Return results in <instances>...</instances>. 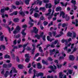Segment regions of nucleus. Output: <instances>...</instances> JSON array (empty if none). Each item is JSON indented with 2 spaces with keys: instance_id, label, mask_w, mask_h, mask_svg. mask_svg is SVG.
I'll list each match as a JSON object with an SVG mask.
<instances>
[{
  "instance_id": "nucleus-1",
  "label": "nucleus",
  "mask_w": 78,
  "mask_h": 78,
  "mask_svg": "<svg viewBox=\"0 0 78 78\" xmlns=\"http://www.w3.org/2000/svg\"><path fill=\"white\" fill-rule=\"evenodd\" d=\"M48 11L49 12L48 13L45 14V16H49V17H48V19H49V20H50V19H51V18H52V16L53 15V13H54V12H55V11H54V10H52V13L51 15H50V14H51L50 13L51 12V9H49Z\"/></svg>"
},
{
  "instance_id": "nucleus-2",
  "label": "nucleus",
  "mask_w": 78,
  "mask_h": 78,
  "mask_svg": "<svg viewBox=\"0 0 78 78\" xmlns=\"http://www.w3.org/2000/svg\"><path fill=\"white\" fill-rule=\"evenodd\" d=\"M44 35V32H42L41 33L40 35H35V37H37V39H40L41 37H43L42 39L43 41H45V36Z\"/></svg>"
},
{
  "instance_id": "nucleus-3",
  "label": "nucleus",
  "mask_w": 78,
  "mask_h": 78,
  "mask_svg": "<svg viewBox=\"0 0 78 78\" xmlns=\"http://www.w3.org/2000/svg\"><path fill=\"white\" fill-rule=\"evenodd\" d=\"M32 7L33 6H32L30 7L31 9L30 10V14L32 15V13H33V11H35V12H39V11L37 10V9H38V8L37 7H36L35 9L33 8H32Z\"/></svg>"
},
{
  "instance_id": "nucleus-4",
  "label": "nucleus",
  "mask_w": 78,
  "mask_h": 78,
  "mask_svg": "<svg viewBox=\"0 0 78 78\" xmlns=\"http://www.w3.org/2000/svg\"><path fill=\"white\" fill-rule=\"evenodd\" d=\"M12 72H14V73H17V71L16 69V68L12 67V70L10 71V77H11L12 76Z\"/></svg>"
},
{
  "instance_id": "nucleus-5",
  "label": "nucleus",
  "mask_w": 78,
  "mask_h": 78,
  "mask_svg": "<svg viewBox=\"0 0 78 78\" xmlns=\"http://www.w3.org/2000/svg\"><path fill=\"white\" fill-rule=\"evenodd\" d=\"M21 29V28L19 27V26H17L16 28V30L13 31V34H17V33H18V32Z\"/></svg>"
},
{
  "instance_id": "nucleus-6",
  "label": "nucleus",
  "mask_w": 78,
  "mask_h": 78,
  "mask_svg": "<svg viewBox=\"0 0 78 78\" xmlns=\"http://www.w3.org/2000/svg\"><path fill=\"white\" fill-rule=\"evenodd\" d=\"M49 68H50L51 69V71H49L48 72L49 73H51L52 72H53L54 73H56V71H55V69H54V68H53V66H49Z\"/></svg>"
},
{
  "instance_id": "nucleus-7",
  "label": "nucleus",
  "mask_w": 78,
  "mask_h": 78,
  "mask_svg": "<svg viewBox=\"0 0 78 78\" xmlns=\"http://www.w3.org/2000/svg\"><path fill=\"white\" fill-rule=\"evenodd\" d=\"M52 6H53V5H51V4L50 3L48 4H46L45 5V7H46V8H51Z\"/></svg>"
},
{
  "instance_id": "nucleus-8",
  "label": "nucleus",
  "mask_w": 78,
  "mask_h": 78,
  "mask_svg": "<svg viewBox=\"0 0 78 78\" xmlns=\"http://www.w3.org/2000/svg\"><path fill=\"white\" fill-rule=\"evenodd\" d=\"M29 56H30L29 54H26L25 55V58H27L25 60V61L26 62H28L29 61H30L29 58H29Z\"/></svg>"
},
{
  "instance_id": "nucleus-9",
  "label": "nucleus",
  "mask_w": 78,
  "mask_h": 78,
  "mask_svg": "<svg viewBox=\"0 0 78 78\" xmlns=\"http://www.w3.org/2000/svg\"><path fill=\"white\" fill-rule=\"evenodd\" d=\"M34 3L35 4H36L37 5H41L42 4V1L39 0H38L36 2H35Z\"/></svg>"
},
{
  "instance_id": "nucleus-10",
  "label": "nucleus",
  "mask_w": 78,
  "mask_h": 78,
  "mask_svg": "<svg viewBox=\"0 0 78 78\" xmlns=\"http://www.w3.org/2000/svg\"><path fill=\"white\" fill-rule=\"evenodd\" d=\"M29 19L30 20V22H29V24L30 25V27H31L32 26H33V25H34V24L33 23H31V22H34V21L31 18V17H29Z\"/></svg>"
},
{
  "instance_id": "nucleus-11",
  "label": "nucleus",
  "mask_w": 78,
  "mask_h": 78,
  "mask_svg": "<svg viewBox=\"0 0 78 78\" xmlns=\"http://www.w3.org/2000/svg\"><path fill=\"white\" fill-rule=\"evenodd\" d=\"M66 15H65V13L63 12H61L60 13V17L62 16V18H66Z\"/></svg>"
},
{
  "instance_id": "nucleus-12",
  "label": "nucleus",
  "mask_w": 78,
  "mask_h": 78,
  "mask_svg": "<svg viewBox=\"0 0 78 78\" xmlns=\"http://www.w3.org/2000/svg\"><path fill=\"white\" fill-rule=\"evenodd\" d=\"M37 68L39 69H41L42 68V65L40 63H37Z\"/></svg>"
},
{
  "instance_id": "nucleus-13",
  "label": "nucleus",
  "mask_w": 78,
  "mask_h": 78,
  "mask_svg": "<svg viewBox=\"0 0 78 78\" xmlns=\"http://www.w3.org/2000/svg\"><path fill=\"white\" fill-rule=\"evenodd\" d=\"M10 53H11V56L12 57V59H13V60H14V59H15V58H16L14 54V53H13L12 51H10Z\"/></svg>"
},
{
  "instance_id": "nucleus-14",
  "label": "nucleus",
  "mask_w": 78,
  "mask_h": 78,
  "mask_svg": "<svg viewBox=\"0 0 78 78\" xmlns=\"http://www.w3.org/2000/svg\"><path fill=\"white\" fill-rule=\"evenodd\" d=\"M76 22H75L73 21L72 22V23L73 24H74V25H75L76 27H78V20H76Z\"/></svg>"
},
{
  "instance_id": "nucleus-15",
  "label": "nucleus",
  "mask_w": 78,
  "mask_h": 78,
  "mask_svg": "<svg viewBox=\"0 0 78 78\" xmlns=\"http://www.w3.org/2000/svg\"><path fill=\"white\" fill-rule=\"evenodd\" d=\"M25 31V30H23L21 32V34H22L23 35V37H25V36H26V34H27L24 32Z\"/></svg>"
},
{
  "instance_id": "nucleus-16",
  "label": "nucleus",
  "mask_w": 78,
  "mask_h": 78,
  "mask_svg": "<svg viewBox=\"0 0 78 78\" xmlns=\"http://www.w3.org/2000/svg\"><path fill=\"white\" fill-rule=\"evenodd\" d=\"M34 29V32L36 34V33H38V31L39 30H38V29H37L36 27H34L33 28Z\"/></svg>"
},
{
  "instance_id": "nucleus-17",
  "label": "nucleus",
  "mask_w": 78,
  "mask_h": 78,
  "mask_svg": "<svg viewBox=\"0 0 78 78\" xmlns=\"http://www.w3.org/2000/svg\"><path fill=\"white\" fill-rule=\"evenodd\" d=\"M32 47H33V49L32 51L31 52L32 54H33V53H34V51L35 49H36V48H35V44H33Z\"/></svg>"
},
{
  "instance_id": "nucleus-18",
  "label": "nucleus",
  "mask_w": 78,
  "mask_h": 78,
  "mask_svg": "<svg viewBox=\"0 0 78 78\" xmlns=\"http://www.w3.org/2000/svg\"><path fill=\"white\" fill-rule=\"evenodd\" d=\"M63 33L61 31L60 34L56 35L55 36V37H61V36H62V35Z\"/></svg>"
},
{
  "instance_id": "nucleus-19",
  "label": "nucleus",
  "mask_w": 78,
  "mask_h": 78,
  "mask_svg": "<svg viewBox=\"0 0 78 78\" xmlns=\"http://www.w3.org/2000/svg\"><path fill=\"white\" fill-rule=\"evenodd\" d=\"M47 39L48 41H50V42H51L53 40H54V39H51L50 37L49 36H48L47 37Z\"/></svg>"
},
{
  "instance_id": "nucleus-20",
  "label": "nucleus",
  "mask_w": 78,
  "mask_h": 78,
  "mask_svg": "<svg viewBox=\"0 0 78 78\" xmlns=\"http://www.w3.org/2000/svg\"><path fill=\"white\" fill-rule=\"evenodd\" d=\"M73 37L72 39H74L76 36V34L75 32H73Z\"/></svg>"
},
{
  "instance_id": "nucleus-21",
  "label": "nucleus",
  "mask_w": 78,
  "mask_h": 78,
  "mask_svg": "<svg viewBox=\"0 0 78 78\" xmlns=\"http://www.w3.org/2000/svg\"><path fill=\"white\" fill-rule=\"evenodd\" d=\"M55 10L57 12L61 10V7H58L56 8Z\"/></svg>"
},
{
  "instance_id": "nucleus-22",
  "label": "nucleus",
  "mask_w": 78,
  "mask_h": 78,
  "mask_svg": "<svg viewBox=\"0 0 78 78\" xmlns=\"http://www.w3.org/2000/svg\"><path fill=\"white\" fill-rule=\"evenodd\" d=\"M40 15L38 14L37 13H35L34 14V17H35V18H38L39 17H40Z\"/></svg>"
},
{
  "instance_id": "nucleus-23",
  "label": "nucleus",
  "mask_w": 78,
  "mask_h": 78,
  "mask_svg": "<svg viewBox=\"0 0 78 78\" xmlns=\"http://www.w3.org/2000/svg\"><path fill=\"white\" fill-rule=\"evenodd\" d=\"M55 49H54L52 50H50V55H53V52H55Z\"/></svg>"
},
{
  "instance_id": "nucleus-24",
  "label": "nucleus",
  "mask_w": 78,
  "mask_h": 78,
  "mask_svg": "<svg viewBox=\"0 0 78 78\" xmlns=\"http://www.w3.org/2000/svg\"><path fill=\"white\" fill-rule=\"evenodd\" d=\"M65 45H66L67 47H70L71 45V44L70 43L66 42Z\"/></svg>"
},
{
  "instance_id": "nucleus-25",
  "label": "nucleus",
  "mask_w": 78,
  "mask_h": 78,
  "mask_svg": "<svg viewBox=\"0 0 78 78\" xmlns=\"http://www.w3.org/2000/svg\"><path fill=\"white\" fill-rule=\"evenodd\" d=\"M16 5H19L20 4H22V2L21 1H16Z\"/></svg>"
},
{
  "instance_id": "nucleus-26",
  "label": "nucleus",
  "mask_w": 78,
  "mask_h": 78,
  "mask_svg": "<svg viewBox=\"0 0 78 78\" xmlns=\"http://www.w3.org/2000/svg\"><path fill=\"white\" fill-rule=\"evenodd\" d=\"M69 58L70 60L72 61L74 59V57L73 55H70L69 56Z\"/></svg>"
},
{
  "instance_id": "nucleus-27",
  "label": "nucleus",
  "mask_w": 78,
  "mask_h": 78,
  "mask_svg": "<svg viewBox=\"0 0 78 78\" xmlns=\"http://www.w3.org/2000/svg\"><path fill=\"white\" fill-rule=\"evenodd\" d=\"M8 29L9 31V32L10 33H11V31H12L13 30H14V27H12L11 29H11H10V28L9 27H8Z\"/></svg>"
},
{
  "instance_id": "nucleus-28",
  "label": "nucleus",
  "mask_w": 78,
  "mask_h": 78,
  "mask_svg": "<svg viewBox=\"0 0 78 78\" xmlns=\"http://www.w3.org/2000/svg\"><path fill=\"white\" fill-rule=\"evenodd\" d=\"M22 27H23V28H24V29L23 30H25L27 28V25H26V24L23 25L22 26Z\"/></svg>"
},
{
  "instance_id": "nucleus-29",
  "label": "nucleus",
  "mask_w": 78,
  "mask_h": 78,
  "mask_svg": "<svg viewBox=\"0 0 78 78\" xmlns=\"http://www.w3.org/2000/svg\"><path fill=\"white\" fill-rule=\"evenodd\" d=\"M19 14H20L21 16H25V13L23 12L22 11H20L19 12Z\"/></svg>"
},
{
  "instance_id": "nucleus-30",
  "label": "nucleus",
  "mask_w": 78,
  "mask_h": 78,
  "mask_svg": "<svg viewBox=\"0 0 78 78\" xmlns=\"http://www.w3.org/2000/svg\"><path fill=\"white\" fill-rule=\"evenodd\" d=\"M63 75L62 74V72H60L59 73V78H62Z\"/></svg>"
},
{
  "instance_id": "nucleus-31",
  "label": "nucleus",
  "mask_w": 78,
  "mask_h": 78,
  "mask_svg": "<svg viewBox=\"0 0 78 78\" xmlns=\"http://www.w3.org/2000/svg\"><path fill=\"white\" fill-rule=\"evenodd\" d=\"M19 21V19L18 18H14L13 20V22H17Z\"/></svg>"
},
{
  "instance_id": "nucleus-32",
  "label": "nucleus",
  "mask_w": 78,
  "mask_h": 78,
  "mask_svg": "<svg viewBox=\"0 0 78 78\" xmlns=\"http://www.w3.org/2000/svg\"><path fill=\"white\" fill-rule=\"evenodd\" d=\"M72 35V33L70 32H68L67 33V36H68L70 37Z\"/></svg>"
},
{
  "instance_id": "nucleus-33",
  "label": "nucleus",
  "mask_w": 78,
  "mask_h": 78,
  "mask_svg": "<svg viewBox=\"0 0 78 78\" xmlns=\"http://www.w3.org/2000/svg\"><path fill=\"white\" fill-rule=\"evenodd\" d=\"M8 75H9V72L8 71H6L5 72V77H7V76H8Z\"/></svg>"
},
{
  "instance_id": "nucleus-34",
  "label": "nucleus",
  "mask_w": 78,
  "mask_h": 78,
  "mask_svg": "<svg viewBox=\"0 0 78 78\" xmlns=\"http://www.w3.org/2000/svg\"><path fill=\"white\" fill-rule=\"evenodd\" d=\"M27 44H25L23 45V50L22 51V52H23H23H24V51H25V47H27Z\"/></svg>"
},
{
  "instance_id": "nucleus-35",
  "label": "nucleus",
  "mask_w": 78,
  "mask_h": 78,
  "mask_svg": "<svg viewBox=\"0 0 78 78\" xmlns=\"http://www.w3.org/2000/svg\"><path fill=\"white\" fill-rule=\"evenodd\" d=\"M40 10H42V11H45V7H40L39 9Z\"/></svg>"
},
{
  "instance_id": "nucleus-36",
  "label": "nucleus",
  "mask_w": 78,
  "mask_h": 78,
  "mask_svg": "<svg viewBox=\"0 0 78 78\" xmlns=\"http://www.w3.org/2000/svg\"><path fill=\"white\" fill-rule=\"evenodd\" d=\"M60 3L61 5H62V6H66L67 5V4H68L67 2H66L65 4H64L63 2H61Z\"/></svg>"
},
{
  "instance_id": "nucleus-37",
  "label": "nucleus",
  "mask_w": 78,
  "mask_h": 78,
  "mask_svg": "<svg viewBox=\"0 0 78 78\" xmlns=\"http://www.w3.org/2000/svg\"><path fill=\"white\" fill-rule=\"evenodd\" d=\"M5 16L6 17H8V15L7 14H3L2 15V18H5Z\"/></svg>"
},
{
  "instance_id": "nucleus-38",
  "label": "nucleus",
  "mask_w": 78,
  "mask_h": 78,
  "mask_svg": "<svg viewBox=\"0 0 78 78\" xmlns=\"http://www.w3.org/2000/svg\"><path fill=\"white\" fill-rule=\"evenodd\" d=\"M36 74V76H37V77H39V76H40V75L39 73H37V72L35 70V74Z\"/></svg>"
},
{
  "instance_id": "nucleus-39",
  "label": "nucleus",
  "mask_w": 78,
  "mask_h": 78,
  "mask_svg": "<svg viewBox=\"0 0 78 78\" xmlns=\"http://www.w3.org/2000/svg\"><path fill=\"white\" fill-rule=\"evenodd\" d=\"M30 2V0H26L25 3L26 5H28L29 4V2Z\"/></svg>"
},
{
  "instance_id": "nucleus-40",
  "label": "nucleus",
  "mask_w": 78,
  "mask_h": 78,
  "mask_svg": "<svg viewBox=\"0 0 78 78\" xmlns=\"http://www.w3.org/2000/svg\"><path fill=\"white\" fill-rule=\"evenodd\" d=\"M58 1H57L56 0H55L54 1L55 3V5H57V4H58L59 3V0H58Z\"/></svg>"
},
{
  "instance_id": "nucleus-41",
  "label": "nucleus",
  "mask_w": 78,
  "mask_h": 78,
  "mask_svg": "<svg viewBox=\"0 0 78 78\" xmlns=\"http://www.w3.org/2000/svg\"><path fill=\"white\" fill-rule=\"evenodd\" d=\"M68 72L70 75H71L72 73V72H73V70H71L70 69H69L68 70Z\"/></svg>"
},
{
  "instance_id": "nucleus-42",
  "label": "nucleus",
  "mask_w": 78,
  "mask_h": 78,
  "mask_svg": "<svg viewBox=\"0 0 78 78\" xmlns=\"http://www.w3.org/2000/svg\"><path fill=\"white\" fill-rule=\"evenodd\" d=\"M54 45H56V44H58L59 43V41L58 40H55L54 41V43H53Z\"/></svg>"
},
{
  "instance_id": "nucleus-43",
  "label": "nucleus",
  "mask_w": 78,
  "mask_h": 78,
  "mask_svg": "<svg viewBox=\"0 0 78 78\" xmlns=\"http://www.w3.org/2000/svg\"><path fill=\"white\" fill-rule=\"evenodd\" d=\"M68 25V23H64L62 25V27L64 28L66 26H67Z\"/></svg>"
},
{
  "instance_id": "nucleus-44",
  "label": "nucleus",
  "mask_w": 78,
  "mask_h": 78,
  "mask_svg": "<svg viewBox=\"0 0 78 78\" xmlns=\"http://www.w3.org/2000/svg\"><path fill=\"white\" fill-rule=\"evenodd\" d=\"M18 68H19V69H22L23 68V65H19L18 66Z\"/></svg>"
},
{
  "instance_id": "nucleus-45",
  "label": "nucleus",
  "mask_w": 78,
  "mask_h": 78,
  "mask_svg": "<svg viewBox=\"0 0 78 78\" xmlns=\"http://www.w3.org/2000/svg\"><path fill=\"white\" fill-rule=\"evenodd\" d=\"M71 2L72 3H73L74 5H76V0H72L71 1Z\"/></svg>"
},
{
  "instance_id": "nucleus-46",
  "label": "nucleus",
  "mask_w": 78,
  "mask_h": 78,
  "mask_svg": "<svg viewBox=\"0 0 78 78\" xmlns=\"http://www.w3.org/2000/svg\"><path fill=\"white\" fill-rule=\"evenodd\" d=\"M65 17V18L66 19V20L67 21L69 20V17L67 16V15H66Z\"/></svg>"
},
{
  "instance_id": "nucleus-47",
  "label": "nucleus",
  "mask_w": 78,
  "mask_h": 78,
  "mask_svg": "<svg viewBox=\"0 0 78 78\" xmlns=\"http://www.w3.org/2000/svg\"><path fill=\"white\" fill-rule=\"evenodd\" d=\"M58 69H60L62 66V65L61 64H59L57 65Z\"/></svg>"
},
{
  "instance_id": "nucleus-48",
  "label": "nucleus",
  "mask_w": 78,
  "mask_h": 78,
  "mask_svg": "<svg viewBox=\"0 0 78 78\" xmlns=\"http://www.w3.org/2000/svg\"><path fill=\"white\" fill-rule=\"evenodd\" d=\"M40 19L42 20H45V18L43 16H42L40 17Z\"/></svg>"
},
{
  "instance_id": "nucleus-49",
  "label": "nucleus",
  "mask_w": 78,
  "mask_h": 78,
  "mask_svg": "<svg viewBox=\"0 0 78 78\" xmlns=\"http://www.w3.org/2000/svg\"><path fill=\"white\" fill-rule=\"evenodd\" d=\"M55 44L52 43L51 45V47L52 48H55Z\"/></svg>"
},
{
  "instance_id": "nucleus-50",
  "label": "nucleus",
  "mask_w": 78,
  "mask_h": 78,
  "mask_svg": "<svg viewBox=\"0 0 78 78\" xmlns=\"http://www.w3.org/2000/svg\"><path fill=\"white\" fill-rule=\"evenodd\" d=\"M57 53H59V51L57 50H56V53H55V55H54V57L55 58H56V54Z\"/></svg>"
},
{
  "instance_id": "nucleus-51",
  "label": "nucleus",
  "mask_w": 78,
  "mask_h": 78,
  "mask_svg": "<svg viewBox=\"0 0 78 78\" xmlns=\"http://www.w3.org/2000/svg\"><path fill=\"white\" fill-rule=\"evenodd\" d=\"M3 37H4V36L2 35L0 37V41H3Z\"/></svg>"
},
{
  "instance_id": "nucleus-52",
  "label": "nucleus",
  "mask_w": 78,
  "mask_h": 78,
  "mask_svg": "<svg viewBox=\"0 0 78 78\" xmlns=\"http://www.w3.org/2000/svg\"><path fill=\"white\" fill-rule=\"evenodd\" d=\"M20 37V34H18L16 36H14V37L15 38H19V37Z\"/></svg>"
},
{
  "instance_id": "nucleus-53",
  "label": "nucleus",
  "mask_w": 78,
  "mask_h": 78,
  "mask_svg": "<svg viewBox=\"0 0 78 78\" xmlns=\"http://www.w3.org/2000/svg\"><path fill=\"white\" fill-rule=\"evenodd\" d=\"M32 66L34 68H36V64L34 63V62H33L32 64Z\"/></svg>"
},
{
  "instance_id": "nucleus-54",
  "label": "nucleus",
  "mask_w": 78,
  "mask_h": 78,
  "mask_svg": "<svg viewBox=\"0 0 78 78\" xmlns=\"http://www.w3.org/2000/svg\"><path fill=\"white\" fill-rule=\"evenodd\" d=\"M76 50H77V48H74L73 50L72 53H73V52H75V51H76Z\"/></svg>"
},
{
  "instance_id": "nucleus-55",
  "label": "nucleus",
  "mask_w": 78,
  "mask_h": 78,
  "mask_svg": "<svg viewBox=\"0 0 78 78\" xmlns=\"http://www.w3.org/2000/svg\"><path fill=\"white\" fill-rule=\"evenodd\" d=\"M10 56L8 55H5L4 57L5 58H9Z\"/></svg>"
},
{
  "instance_id": "nucleus-56",
  "label": "nucleus",
  "mask_w": 78,
  "mask_h": 78,
  "mask_svg": "<svg viewBox=\"0 0 78 78\" xmlns=\"http://www.w3.org/2000/svg\"><path fill=\"white\" fill-rule=\"evenodd\" d=\"M3 67L4 68H7V67H8V66H7V65H6V64H4L3 65Z\"/></svg>"
},
{
  "instance_id": "nucleus-57",
  "label": "nucleus",
  "mask_w": 78,
  "mask_h": 78,
  "mask_svg": "<svg viewBox=\"0 0 78 78\" xmlns=\"http://www.w3.org/2000/svg\"><path fill=\"white\" fill-rule=\"evenodd\" d=\"M44 3H47L50 2L49 0H44L43 1Z\"/></svg>"
},
{
  "instance_id": "nucleus-58",
  "label": "nucleus",
  "mask_w": 78,
  "mask_h": 78,
  "mask_svg": "<svg viewBox=\"0 0 78 78\" xmlns=\"http://www.w3.org/2000/svg\"><path fill=\"white\" fill-rule=\"evenodd\" d=\"M33 71L34 73V75L33 76V78H35L36 77V74H35V72H36V70L35 69H34L33 70Z\"/></svg>"
},
{
  "instance_id": "nucleus-59",
  "label": "nucleus",
  "mask_w": 78,
  "mask_h": 78,
  "mask_svg": "<svg viewBox=\"0 0 78 78\" xmlns=\"http://www.w3.org/2000/svg\"><path fill=\"white\" fill-rule=\"evenodd\" d=\"M52 34L54 36H55L56 34V31H54L52 32Z\"/></svg>"
},
{
  "instance_id": "nucleus-60",
  "label": "nucleus",
  "mask_w": 78,
  "mask_h": 78,
  "mask_svg": "<svg viewBox=\"0 0 78 78\" xmlns=\"http://www.w3.org/2000/svg\"><path fill=\"white\" fill-rule=\"evenodd\" d=\"M20 42H21V39L20 38L19 40L17 41V42L18 44H20Z\"/></svg>"
},
{
  "instance_id": "nucleus-61",
  "label": "nucleus",
  "mask_w": 78,
  "mask_h": 78,
  "mask_svg": "<svg viewBox=\"0 0 78 78\" xmlns=\"http://www.w3.org/2000/svg\"><path fill=\"white\" fill-rule=\"evenodd\" d=\"M48 60L49 61H53V59L51 58V57H49L48 58Z\"/></svg>"
},
{
  "instance_id": "nucleus-62",
  "label": "nucleus",
  "mask_w": 78,
  "mask_h": 78,
  "mask_svg": "<svg viewBox=\"0 0 78 78\" xmlns=\"http://www.w3.org/2000/svg\"><path fill=\"white\" fill-rule=\"evenodd\" d=\"M64 59V58L63 57H60L59 58V60Z\"/></svg>"
},
{
  "instance_id": "nucleus-63",
  "label": "nucleus",
  "mask_w": 78,
  "mask_h": 78,
  "mask_svg": "<svg viewBox=\"0 0 78 78\" xmlns=\"http://www.w3.org/2000/svg\"><path fill=\"white\" fill-rule=\"evenodd\" d=\"M2 48H3V50H5L6 48L5 46L4 45H2Z\"/></svg>"
},
{
  "instance_id": "nucleus-64",
  "label": "nucleus",
  "mask_w": 78,
  "mask_h": 78,
  "mask_svg": "<svg viewBox=\"0 0 78 78\" xmlns=\"http://www.w3.org/2000/svg\"><path fill=\"white\" fill-rule=\"evenodd\" d=\"M47 78H53V76H48Z\"/></svg>"
}]
</instances>
